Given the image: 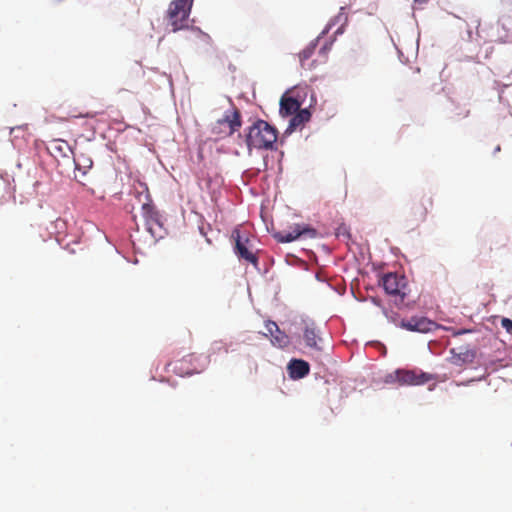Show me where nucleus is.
I'll return each mask as SVG.
<instances>
[{
	"label": "nucleus",
	"mask_w": 512,
	"mask_h": 512,
	"mask_svg": "<svg viewBox=\"0 0 512 512\" xmlns=\"http://www.w3.org/2000/svg\"><path fill=\"white\" fill-rule=\"evenodd\" d=\"M277 138V129L265 120L259 119L248 128L245 141L249 150H273Z\"/></svg>",
	"instance_id": "nucleus-1"
},
{
	"label": "nucleus",
	"mask_w": 512,
	"mask_h": 512,
	"mask_svg": "<svg viewBox=\"0 0 512 512\" xmlns=\"http://www.w3.org/2000/svg\"><path fill=\"white\" fill-rule=\"evenodd\" d=\"M194 0H173L167 10L166 19L173 32L188 27V18Z\"/></svg>",
	"instance_id": "nucleus-2"
},
{
	"label": "nucleus",
	"mask_w": 512,
	"mask_h": 512,
	"mask_svg": "<svg viewBox=\"0 0 512 512\" xmlns=\"http://www.w3.org/2000/svg\"><path fill=\"white\" fill-rule=\"evenodd\" d=\"M231 239L234 242V252L240 259L253 265L258 264V257L251 251L252 245L247 233L235 228L231 233Z\"/></svg>",
	"instance_id": "nucleus-3"
},
{
	"label": "nucleus",
	"mask_w": 512,
	"mask_h": 512,
	"mask_svg": "<svg viewBox=\"0 0 512 512\" xmlns=\"http://www.w3.org/2000/svg\"><path fill=\"white\" fill-rule=\"evenodd\" d=\"M433 379V376L424 372L398 369L386 376V383L398 382L401 385H423Z\"/></svg>",
	"instance_id": "nucleus-4"
},
{
	"label": "nucleus",
	"mask_w": 512,
	"mask_h": 512,
	"mask_svg": "<svg viewBox=\"0 0 512 512\" xmlns=\"http://www.w3.org/2000/svg\"><path fill=\"white\" fill-rule=\"evenodd\" d=\"M381 285L385 292L394 297H399L402 303L407 296V279L403 275L389 272L381 278Z\"/></svg>",
	"instance_id": "nucleus-5"
},
{
	"label": "nucleus",
	"mask_w": 512,
	"mask_h": 512,
	"mask_svg": "<svg viewBox=\"0 0 512 512\" xmlns=\"http://www.w3.org/2000/svg\"><path fill=\"white\" fill-rule=\"evenodd\" d=\"M201 357L195 354H189L175 363H169L172 366V371L181 376H191L202 372L205 369L206 363H200Z\"/></svg>",
	"instance_id": "nucleus-6"
},
{
	"label": "nucleus",
	"mask_w": 512,
	"mask_h": 512,
	"mask_svg": "<svg viewBox=\"0 0 512 512\" xmlns=\"http://www.w3.org/2000/svg\"><path fill=\"white\" fill-rule=\"evenodd\" d=\"M401 327L412 332L428 333L436 330L438 325L436 322L426 317H411L401 321Z\"/></svg>",
	"instance_id": "nucleus-7"
},
{
	"label": "nucleus",
	"mask_w": 512,
	"mask_h": 512,
	"mask_svg": "<svg viewBox=\"0 0 512 512\" xmlns=\"http://www.w3.org/2000/svg\"><path fill=\"white\" fill-rule=\"evenodd\" d=\"M295 94L296 90L292 89L282 95L279 109L281 116H292L301 109L302 101Z\"/></svg>",
	"instance_id": "nucleus-8"
},
{
	"label": "nucleus",
	"mask_w": 512,
	"mask_h": 512,
	"mask_svg": "<svg viewBox=\"0 0 512 512\" xmlns=\"http://www.w3.org/2000/svg\"><path fill=\"white\" fill-rule=\"evenodd\" d=\"M303 234H307L309 237L314 238L317 235V232L314 228L295 225L291 231H279L275 233L274 238L279 243H290L298 239Z\"/></svg>",
	"instance_id": "nucleus-9"
},
{
	"label": "nucleus",
	"mask_w": 512,
	"mask_h": 512,
	"mask_svg": "<svg viewBox=\"0 0 512 512\" xmlns=\"http://www.w3.org/2000/svg\"><path fill=\"white\" fill-rule=\"evenodd\" d=\"M142 213L145 218L146 226L148 231L154 235L156 233V228H161V216L156 208L149 203H144L142 205Z\"/></svg>",
	"instance_id": "nucleus-10"
},
{
	"label": "nucleus",
	"mask_w": 512,
	"mask_h": 512,
	"mask_svg": "<svg viewBox=\"0 0 512 512\" xmlns=\"http://www.w3.org/2000/svg\"><path fill=\"white\" fill-rule=\"evenodd\" d=\"M220 125L226 124L229 128L228 135L234 134L238 131L242 125V119L240 111L237 108H232L226 111L223 118L218 120Z\"/></svg>",
	"instance_id": "nucleus-11"
},
{
	"label": "nucleus",
	"mask_w": 512,
	"mask_h": 512,
	"mask_svg": "<svg viewBox=\"0 0 512 512\" xmlns=\"http://www.w3.org/2000/svg\"><path fill=\"white\" fill-rule=\"evenodd\" d=\"M450 354V362L456 366L471 363L475 359V352L467 347L451 348Z\"/></svg>",
	"instance_id": "nucleus-12"
},
{
	"label": "nucleus",
	"mask_w": 512,
	"mask_h": 512,
	"mask_svg": "<svg viewBox=\"0 0 512 512\" xmlns=\"http://www.w3.org/2000/svg\"><path fill=\"white\" fill-rule=\"evenodd\" d=\"M287 369L290 378L294 380L304 378L310 372V366L308 362L302 359H292L289 362Z\"/></svg>",
	"instance_id": "nucleus-13"
},
{
	"label": "nucleus",
	"mask_w": 512,
	"mask_h": 512,
	"mask_svg": "<svg viewBox=\"0 0 512 512\" xmlns=\"http://www.w3.org/2000/svg\"><path fill=\"white\" fill-rule=\"evenodd\" d=\"M265 326L268 333L271 335L272 343L274 345H278L283 348L289 344L288 336L279 329L278 325L274 321H267Z\"/></svg>",
	"instance_id": "nucleus-14"
},
{
	"label": "nucleus",
	"mask_w": 512,
	"mask_h": 512,
	"mask_svg": "<svg viewBox=\"0 0 512 512\" xmlns=\"http://www.w3.org/2000/svg\"><path fill=\"white\" fill-rule=\"evenodd\" d=\"M311 118V113L308 109H300L290 119L286 132H292L297 128L302 127Z\"/></svg>",
	"instance_id": "nucleus-15"
},
{
	"label": "nucleus",
	"mask_w": 512,
	"mask_h": 512,
	"mask_svg": "<svg viewBox=\"0 0 512 512\" xmlns=\"http://www.w3.org/2000/svg\"><path fill=\"white\" fill-rule=\"evenodd\" d=\"M303 337L308 347L320 350L318 341H320L319 332L313 325H307L304 329Z\"/></svg>",
	"instance_id": "nucleus-16"
},
{
	"label": "nucleus",
	"mask_w": 512,
	"mask_h": 512,
	"mask_svg": "<svg viewBox=\"0 0 512 512\" xmlns=\"http://www.w3.org/2000/svg\"><path fill=\"white\" fill-rule=\"evenodd\" d=\"M74 164L75 169L80 172L82 176H85L88 170L92 167L93 161L90 157H87L84 154H79L74 156Z\"/></svg>",
	"instance_id": "nucleus-17"
},
{
	"label": "nucleus",
	"mask_w": 512,
	"mask_h": 512,
	"mask_svg": "<svg viewBox=\"0 0 512 512\" xmlns=\"http://www.w3.org/2000/svg\"><path fill=\"white\" fill-rule=\"evenodd\" d=\"M345 8L341 7L339 13L330 21L328 24V29L332 26L339 24L340 26L336 29L335 34H342L344 31V27L348 23V15L345 13Z\"/></svg>",
	"instance_id": "nucleus-18"
},
{
	"label": "nucleus",
	"mask_w": 512,
	"mask_h": 512,
	"mask_svg": "<svg viewBox=\"0 0 512 512\" xmlns=\"http://www.w3.org/2000/svg\"><path fill=\"white\" fill-rule=\"evenodd\" d=\"M428 213V207L423 203H414L411 207V215L417 221H424Z\"/></svg>",
	"instance_id": "nucleus-19"
},
{
	"label": "nucleus",
	"mask_w": 512,
	"mask_h": 512,
	"mask_svg": "<svg viewBox=\"0 0 512 512\" xmlns=\"http://www.w3.org/2000/svg\"><path fill=\"white\" fill-rule=\"evenodd\" d=\"M318 42H319V38H317L315 41L311 42L305 49H303L300 52L299 59H300L302 66H304V62L306 60H308L313 55Z\"/></svg>",
	"instance_id": "nucleus-20"
},
{
	"label": "nucleus",
	"mask_w": 512,
	"mask_h": 512,
	"mask_svg": "<svg viewBox=\"0 0 512 512\" xmlns=\"http://www.w3.org/2000/svg\"><path fill=\"white\" fill-rule=\"evenodd\" d=\"M51 148L62 154H65V150L69 149V145L66 141L54 140L51 143Z\"/></svg>",
	"instance_id": "nucleus-21"
},
{
	"label": "nucleus",
	"mask_w": 512,
	"mask_h": 512,
	"mask_svg": "<svg viewBox=\"0 0 512 512\" xmlns=\"http://www.w3.org/2000/svg\"><path fill=\"white\" fill-rule=\"evenodd\" d=\"M501 326L510 334H512V320L509 318L501 319Z\"/></svg>",
	"instance_id": "nucleus-22"
},
{
	"label": "nucleus",
	"mask_w": 512,
	"mask_h": 512,
	"mask_svg": "<svg viewBox=\"0 0 512 512\" xmlns=\"http://www.w3.org/2000/svg\"><path fill=\"white\" fill-rule=\"evenodd\" d=\"M99 113L98 112H86L84 114H79V115H75L74 117L75 118H78V117H84V118H94L98 115Z\"/></svg>",
	"instance_id": "nucleus-23"
},
{
	"label": "nucleus",
	"mask_w": 512,
	"mask_h": 512,
	"mask_svg": "<svg viewBox=\"0 0 512 512\" xmlns=\"http://www.w3.org/2000/svg\"><path fill=\"white\" fill-rule=\"evenodd\" d=\"M468 332H470V330L463 329V330H460V331L454 333V335H460V334H464V333H468Z\"/></svg>",
	"instance_id": "nucleus-24"
},
{
	"label": "nucleus",
	"mask_w": 512,
	"mask_h": 512,
	"mask_svg": "<svg viewBox=\"0 0 512 512\" xmlns=\"http://www.w3.org/2000/svg\"><path fill=\"white\" fill-rule=\"evenodd\" d=\"M426 202H427V204H428L430 207L432 206V200H431L430 198H428V199L426 200Z\"/></svg>",
	"instance_id": "nucleus-25"
},
{
	"label": "nucleus",
	"mask_w": 512,
	"mask_h": 512,
	"mask_svg": "<svg viewBox=\"0 0 512 512\" xmlns=\"http://www.w3.org/2000/svg\"><path fill=\"white\" fill-rule=\"evenodd\" d=\"M415 2H418V3H425V2H427V0H415Z\"/></svg>",
	"instance_id": "nucleus-26"
},
{
	"label": "nucleus",
	"mask_w": 512,
	"mask_h": 512,
	"mask_svg": "<svg viewBox=\"0 0 512 512\" xmlns=\"http://www.w3.org/2000/svg\"><path fill=\"white\" fill-rule=\"evenodd\" d=\"M326 50H327V47H326V46H324V47H322V48H321V51H323V52H325Z\"/></svg>",
	"instance_id": "nucleus-27"
}]
</instances>
